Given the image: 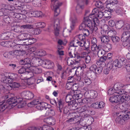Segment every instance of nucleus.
<instances>
[{
    "label": "nucleus",
    "instance_id": "obj_22",
    "mask_svg": "<svg viewBox=\"0 0 130 130\" xmlns=\"http://www.w3.org/2000/svg\"><path fill=\"white\" fill-rule=\"evenodd\" d=\"M82 79H83V83L86 85H89L92 83L91 80L90 78L88 77L85 74L83 75V76L82 77Z\"/></svg>",
    "mask_w": 130,
    "mask_h": 130
},
{
    "label": "nucleus",
    "instance_id": "obj_49",
    "mask_svg": "<svg viewBox=\"0 0 130 130\" xmlns=\"http://www.w3.org/2000/svg\"><path fill=\"white\" fill-rule=\"evenodd\" d=\"M33 59L30 58L29 57V58H27L24 59V62H25L26 65H27V66H26V67L29 68L31 66V60Z\"/></svg>",
    "mask_w": 130,
    "mask_h": 130
},
{
    "label": "nucleus",
    "instance_id": "obj_37",
    "mask_svg": "<svg viewBox=\"0 0 130 130\" xmlns=\"http://www.w3.org/2000/svg\"><path fill=\"white\" fill-rule=\"evenodd\" d=\"M127 91L126 89L125 88H123L120 91L117 92L116 93L119 94L118 96L126 95Z\"/></svg>",
    "mask_w": 130,
    "mask_h": 130
},
{
    "label": "nucleus",
    "instance_id": "obj_51",
    "mask_svg": "<svg viewBox=\"0 0 130 130\" xmlns=\"http://www.w3.org/2000/svg\"><path fill=\"white\" fill-rule=\"evenodd\" d=\"M104 16L106 18L107 20L109 19L111 17L110 16L111 13L109 11H105L104 12Z\"/></svg>",
    "mask_w": 130,
    "mask_h": 130
},
{
    "label": "nucleus",
    "instance_id": "obj_61",
    "mask_svg": "<svg viewBox=\"0 0 130 130\" xmlns=\"http://www.w3.org/2000/svg\"><path fill=\"white\" fill-rule=\"evenodd\" d=\"M100 66H99L97 68L96 67V70L95 71L96 72L97 74H100L102 72L103 70V68L104 66H102V65H100Z\"/></svg>",
    "mask_w": 130,
    "mask_h": 130
},
{
    "label": "nucleus",
    "instance_id": "obj_42",
    "mask_svg": "<svg viewBox=\"0 0 130 130\" xmlns=\"http://www.w3.org/2000/svg\"><path fill=\"white\" fill-rule=\"evenodd\" d=\"M48 110L45 113L46 116H53L55 115V112L54 110L48 108Z\"/></svg>",
    "mask_w": 130,
    "mask_h": 130
},
{
    "label": "nucleus",
    "instance_id": "obj_16",
    "mask_svg": "<svg viewBox=\"0 0 130 130\" xmlns=\"http://www.w3.org/2000/svg\"><path fill=\"white\" fill-rule=\"evenodd\" d=\"M100 60L98 61L97 62V64L98 65H102V66H105L106 65V63L104 62L106 60L110 58V57H108L106 56H104L100 57Z\"/></svg>",
    "mask_w": 130,
    "mask_h": 130
},
{
    "label": "nucleus",
    "instance_id": "obj_35",
    "mask_svg": "<svg viewBox=\"0 0 130 130\" xmlns=\"http://www.w3.org/2000/svg\"><path fill=\"white\" fill-rule=\"evenodd\" d=\"M67 62L68 65L69 66L76 64L75 62V60L73 58H72L71 57H69L68 58Z\"/></svg>",
    "mask_w": 130,
    "mask_h": 130
},
{
    "label": "nucleus",
    "instance_id": "obj_21",
    "mask_svg": "<svg viewBox=\"0 0 130 130\" xmlns=\"http://www.w3.org/2000/svg\"><path fill=\"white\" fill-rule=\"evenodd\" d=\"M42 12L40 11H32L29 12V15L31 17H39L42 15Z\"/></svg>",
    "mask_w": 130,
    "mask_h": 130
},
{
    "label": "nucleus",
    "instance_id": "obj_36",
    "mask_svg": "<svg viewBox=\"0 0 130 130\" xmlns=\"http://www.w3.org/2000/svg\"><path fill=\"white\" fill-rule=\"evenodd\" d=\"M100 39L102 42L106 43L109 42L110 41V38L107 36H103L100 37Z\"/></svg>",
    "mask_w": 130,
    "mask_h": 130
},
{
    "label": "nucleus",
    "instance_id": "obj_6",
    "mask_svg": "<svg viewBox=\"0 0 130 130\" xmlns=\"http://www.w3.org/2000/svg\"><path fill=\"white\" fill-rule=\"evenodd\" d=\"M84 96L87 99H94L97 96L98 94L96 91L90 90L86 91L84 93Z\"/></svg>",
    "mask_w": 130,
    "mask_h": 130
},
{
    "label": "nucleus",
    "instance_id": "obj_12",
    "mask_svg": "<svg viewBox=\"0 0 130 130\" xmlns=\"http://www.w3.org/2000/svg\"><path fill=\"white\" fill-rule=\"evenodd\" d=\"M88 18H84L83 20L84 23L85 24L86 28L89 30H92L94 27V24L90 21L88 20Z\"/></svg>",
    "mask_w": 130,
    "mask_h": 130
},
{
    "label": "nucleus",
    "instance_id": "obj_10",
    "mask_svg": "<svg viewBox=\"0 0 130 130\" xmlns=\"http://www.w3.org/2000/svg\"><path fill=\"white\" fill-rule=\"evenodd\" d=\"M17 10L15 11H13L12 12V15H13V18L19 20L23 19L26 18V16L25 15L22 13H17L18 12H19L21 11V10L17 9Z\"/></svg>",
    "mask_w": 130,
    "mask_h": 130
},
{
    "label": "nucleus",
    "instance_id": "obj_17",
    "mask_svg": "<svg viewBox=\"0 0 130 130\" xmlns=\"http://www.w3.org/2000/svg\"><path fill=\"white\" fill-rule=\"evenodd\" d=\"M14 41L16 42V43L13 48V49H15V50H20V48H22V47H24V46H23L24 45L23 43H22V42H20L19 41L17 40V39L14 40Z\"/></svg>",
    "mask_w": 130,
    "mask_h": 130
},
{
    "label": "nucleus",
    "instance_id": "obj_20",
    "mask_svg": "<svg viewBox=\"0 0 130 130\" xmlns=\"http://www.w3.org/2000/svg\"><path fill=\"white\" fill-rule=\"evenodd\" d=\"M124 39L125 41H127L130 38V32L129 31H124V32L122 35L121 39ZM130 39L129 40L130 42Z\"/></svg>",
    "mask_w": 130,
    "mask_h": 130
},
{
    "label": "nucleus",
    "instance_id": "obj_63",
    "mask_svg": "<svg viewBox=\"0 0 130 130\" xmlns=\"http://www.w3.org/2000/svg\"><path fill=\"white\" fill-rule=\"evenodd\" d=\"M45 66H49L50 67H53L54 66V63L51 61L46 60Z\"/></svg>",
    "mask_w": 130,
    "mask_h": 130
},
{
    "label": "nucleus",
    "instance_id": "obj_38",
    "mask_svg": "<svg viewBox=\"0 0 130 130\" xmlns=\"http://www.w3.org/2000/svg\"><path fill=\"white\" fill-rule=\"evenodd\" d=\"M127 99L126 95L119 96L118 102L120 103L127 101Z\"/></svg>",
    "mask_w": 130,
    "mask_h": 130
},
{
    "label": "nucleus",
    "instance_id": "obj_62",
    "mask_svg": "<svg viewBox=\"0 0 130 130\" xmlns=\"http://www.w3.org/2000/svg\"><path fill=\"white\" fill-rule=\"evenodd\" d=\"M70 31V30H68L67 28L64 29L63 31V36L64 37H67L69 35Z\"/></svg>",
    "mask_w": 130,
    "mask_h": 130
},
{
    "label": "nucleus",
    "instance_id": "obj_29",
    "mask_svg": "<svg viewBox=\"0 0 130 130\" xmlns=\"http://www.w3.org/2000/svg\"><path fill=\"white\" fill-rule=\"evenodd\" d=\"M35 55L39 56H45L46 54L45 52L42 50L39 49L37 50L35 53Z\"/></svg>",
    "mask_w": 130,
    "mask_h": 130
},
{
    "label": "nucleus",
    "instance_id": "obj_33",
    "mask_svg": "<svg viewBox=\"0 0 130 130\" xmlns=\"http://www.w3.org/2000/svg\"><path fill=\"white\" fill-rule=\"evenodd\" d=\"M21 53V51H20V50H18L10 51L9 54L11 55V57L12 56H19Z\"/></svg>",
    "mask_w": 130,
    "mask_h": 130
},
{
    "label": "nucleus",
    "instance_id": "obj_43",
    "mask_svg": "<svg viewBox=\"0 0 130 130\" xmlns=\"http://www.w3.org/2000/svg\"><path fill=\"white\" fill-rule=\"evenodd\" d=\"M80 41H86L85 37L84 35L82 34L79 35L75 37Z\"/></svg>",
    "mask_w": 130,
    "mask_h": 130
},
{
    "label": "nucleus",
    "instance_id": "obj_26",
    "mask_svg": "<svg viewBox=\"0 0 130 130\" xmlns=\"http://www.w3.org/2000/svg\"><path fill=\"white\" fill-rule=\"evenodd\" d=\"M11 34L10 32L4 33L0 35V39L2 40H7L9 39Z\"/></svg>",
    "mask_w": 130,
    "mask_h": 130
},
{
    "label": "nucleus",
    "instance_id": "obj_1",
    "mask_svg": "<svg viewBox=\"0 0 130 130\" xmlns=\"http://www.w3.org/2000/svg\"><path fill=\"white\" fill-rule=\"evenodd\" d=\"M17 76V75L16 74L5 72L1 74L0 77L2 78V81L4 83L9 84L11 80L15 79Z\"/></svg>",
    "mask_w": 130,
    "mask_h": 130
},
{
    "label": "nucleus",
    "instance_id": "obj_23",
    "mask_svg": "<svg viewBox=\"0 0 130 130\" xmlns=\"http://www.w3.org/2000/svg\"><path fill=\"white\" fill-rule=\"evenodd\" d=\"M7 86L9 90H10L11 88H19L20 86V84L15 82H12L11 83H9L7 85Z\"/></svg>",
    "mask_w": 130,
    "mask_h": 130
},
{
    "label": "nucleus",
    "instance_id": "obj_52",
    "mask_svg": "<svg viewBox=\"0 0 130 130\" xmlns=\"http://www.w3.org/2000/svg\"><path fill=\"white\" fill-rule=\"evenodd\" d=\"M74 92V94L73 95V99L74 100H78L81 98L82 97V95L80 93L77 94V92Z\"/></svg>",
    "mask_w": 130,
    "mask_h": 130
},
{
    "label": "nucleus",
    "instance_id": "obj_40",
    "mask_svg": "<svg viewBox=\"0 0 130 130\" xmlns=\"http://www.w3.org/2000/svg\"><path fill=\"white\" fill-rule=\"evenodd\" d=\"M98 28L96 26H94V27L92 30H90L91 31H92V35L94 36L97 37L98 36V35L99 34V33L97 31Z\"/></svg>",
    "mask_w": 130,
    "mask_h": 130
},
{
    "label": "nucleus",
    "instance_id": "obj_34",
    "mask_svg": "<svg viewBox=\"0 0 130 130\" xmlns=\"http://www.w3.org/2000/svg\"><path fill=\"white\" fill-rule=\"evenodd\" d=\"M85 115H83L82 117H87L89 115H92L94 114V112L91 110H88L87 109L85 111Z\"/></svg>",
    "mask_w": 130,
    "mask_h": 130
},
{
    "label": "nucleus",
    "instance_id": "obj_18",
    "mask_svg": "<svg viewBox=\"0 0 130 130\" xmlns=\"http://www.w3.org/2000/svg\"><path fill=\"white\" fill-rule=\"evenodd\" d=\"M125 88V85L120 83L116 84L114 86V88L115 90L116 93L122 89Z\"/></svg>",
    "mask_w": 130,
    "mask_h": 130
},
{
    "label": "nucleus",
    "instance_id": "obj_54",
    "mask_svg": "<svg viewBox=\"0 0 130 130\" xmlns=\"http://www.w3.org/2000/svg\"><path fill=\"white\" fill-rule=\"evenodd\" d=\"M33 25H32L27 24L21 26V27L24 29H30L33 28Z\"/></svg>",
    "mask_w": 130,
    "mask_h": 130
},
{
    "label": "nucleus",
    "instance_id": "obj_55",
    "mask_svg": "<svg viewBox=\"0 0 130 130\" xmlns=\"http://www.w3.org/2000/svg\"><path fill=\"white\" fill-rule=\"evenodd\" d=\"M95 13L93 12L92 10V13L90 14L88 17H84V18H88V20H90V21H93V20L95 18Z\"/></svg>",
    "mask_w": 130,
    "mask_h": 130
},
{
    "label": "nucleus",
    "instance_id": "obj_24",
    "mask_svg": "<svg viewBox=\"0 0 130 130\" xmlns=\"http://www.w3.org/2000/svg\"><path fill=\"white\" fill-rule=\"evenodd\" d=\"M3 21L7 23H12L13 20V18H10L8 15H4L3 17Z\"/></svg>",
    "mask_w": 130,
    "mask_h": 130
},
{
    "label": "nucleus",
    "instance_id": "obj_41",
    "mask_svg": "<svg viewBox=\"0 0 130 130\" xmlns=\"http://www.w3.org/2000/svg\"><path fill=\"white\" fill-rule=\"evenodd\" d=\"M45 103L41 102L36 106V108L38 110H42L44 108Z\"/></svg>",
    "mask_w": 130,
    "mask_h": 130
},
{
    "label": "nucleus",
    "instance_id": "obj_11",
    "mask_svg": "<svg viewBox=\"0 0 130 130\" xmlns=\"http://www.w3.org/2000/svg\"><path fill=\"white\" fill-rule=\"evenodd\" d=\"M30 34L27 33H23L19 35L17 37V40L20 42L26 41L28 38H29Z\"/></svg>",
    "mask_w": 130,
    "mask_h": 130
},
{
    "label": "nucleus",
    "instance_id": "obj_58",
    "mask_svg": "<svg viewBox=\"0 0 130 130\" xmlns=\"http://www.w3.org/2000/svg\"><path fill=\"white\" fill-rule=\"evenodd\" d=\"M41 32V30L39 28H37L33 30L32 31V34L35 35H38Z\"/></svg>",
    "mask_w": 130,
    "mask_h": 130
},
{
    "label": "nucleus",
    "instance_id": "obj_5",
    "mask_svg": "<svg viewBox=\"0 0 130 130\" xmlns=\"http://www.w3.org/2000/svg\"><path fill=\"white\" fill-rule=\"evenodd\" d=\"M23 100L22 98L14 97L9 98L7 100L8 104L12 107H13L19 103H21Z\"/></svg>",
    "mask_w": 130,
    "mask_h": 130
},
{
    "label": "nucleus",
    "instance_id": "obj_27",
    "mask_svg": "<svg viewBox=\"0 0 130 130\" xmlns=\"http://www.w3.org/2000/svg\"><path fill=\"white\" fill-rule=\"evenodd\" d=\"M45 120L46 123L48 124L54 125L55 123V120L54 118L52 117H50L46 118Z\"/></svg>",
    "mask_w": 130,
    "mask_h": 130
},
{
    "label": "nucleus",
    "instance_id": "obj_14",
    "mask_svg": "<svg viewBox=\"0 0 130 130\" xmlns=\"http://www.w3.org/2000/svg\"><path fill=\"white\" fill-rule=\"evenodd\" d=\"M59 23L58 19L56 20L54 22V34L56 36L58 35L59 33Z\"/></svg>",
    "mask_w": 130,
    "mask_h": 130
},
{
    "label": "nucleus",
    "instance_id": "obj_60",
    "mask_svg": "<svg viewBox=\"0 0 130 130\" xmlns=\"http://www.w3.org/2000/svg\"><path fill=\"white\" fill-rule=\"evenodd\" d=\"M105 51L103 49L99 50L97 53L99 57H102L103 56L105 53Z\"/></svg>",
    "mask_w": 130,
    "mask_h": 130
},
{
    "label": "nucleus",
    "instance_id": "obj_13",
    "mask_svg": "<svg viewBox=\"0 0 130 130\" xmlns=\"http://www.w3.org/2000/svg\"><path fill=\"white\" fill-rule=\"evenodd\" d=\"M17 9L14 7H6V9H1V10L3 12V15H7L9 12H12L13 11H16Z\"/></svg>",
    "mask_w": 130,
    "mask_h": 130
},
{
    "label": "nucleus",
    "instance_id": "obj_30",
    "mask_svg": "<svg viewBox=\"0 0 130 130\" xmlns=\"http://www.w3.org/2000/svg\"><path fill=\"white\" fill-rule=\"evenodd\" d=\"M119 97L118 95L115 94H113L112 97H111L109 98V101L112 103H117L119 102Z\"/></svg>",
    "mask_w": 130,
    "mask_h": 130
},
{
    "label": "nucleus",
    "instance_id": "obj_8",
    "mask_svg": "<svg viewBox=\"0 0 130 130\" xmlns=\"http://www.w3.org/2000/svg\"><path fill=\"white\" fill-rule=\"evenodd\" d=\"M72 99H73V96L71 92L69 93L66 95V102L68 103L69 105H74L76 104L75 100H71Z\"/></svg>",
    "mask_w": 130,
    "mask_h": 130
},
{
    "label": "nucleus",
    "instance_id": "obj_50",
    "mask_svg": "<svg viewBox=\"0 0 130 130\" xmlns=\"http://www.w3.org/2000/svg\"><path fill=\"white\" fill-rule=\"evenodd\" d=\"M124 22L123 21H120L117 23L116 26L117 28L118 29L121 28L124 25Z\"/></svg>",
    "mask_w": 130,
    "mask_h": 130
},
{
    "label": "nucleus",
    "instance_id": "obj_31",
    "mask_svg": "<svg viewBox=\"0 0 130 130\" xmlns=\"http://www.w3.org/2000/svg\"><path fill=\"white\" fill-rule=\"evenodd\" d=\"M82 45H81V47H83L84 46L85 50L88 51V53H89L90 52V50H89L90 43L88 42H86V41H82Z\"/></svg>",
    "mask_w": 130,
    "mask_h": 130
},
{
    "label": "nucleus",
    "instance_id": "obj_7",
    "mask_svg": "<svg viewBox=\"0 0 130 130\" xmlns=\"http://www.w3.org/2000/svg\"><path fill=\"white\" fill-rule=\"evenodd\" d=\"M21 94L22 98L28 100L32 99L34 96L33 93L29 91H23L21 93Z\"/></svg>",
    "mask_w": 130,
    "mask_h": 130
},
{
    "label": "nucleus",
    "instance_id": "obj_28",
    "mask_svg": "<svg viewBox=\"0 0 130 130\" xmlns=\"http://www.w3.org/2000/svg\"><path fill=\"white\" fill-rule=\"evenodd\" d=\"M11 29L12 30L15 32L19 33L21 32V27L18 25H13L12 23L11 25Z\"/></svg>",
    "mask_w": 130,
    "mask_h": 130
},
{
    "label": "nucleus",
    "instance_id": "obj_44",
    "mask_svg": "<svg viewBox=\"0 0 130 130\" xmlns=\"http://www.w3.org/2000/svg\"><path fill=\"white\" fill-rule=\"evenodd\" d=\"M32 72L36 74L41 73L42 72L41 69L39 68L34 67L32 69Z\"/></svg>",
    "mask_w": 130,
    "mask_h": 130
},
{
    "label": "nucleus",
    "instance_id": "obj_47",
    "mask_svg": "<svg viewBox=\"0 0 130 130\" xmlns=\"http://www.w3.org/2000/svg\"><path fill=\"white\" fill-rule=\"evenodd\" d=\"M107 34L111 38L112 37H113L116 35L117 33L115 30H112L108 31Z\"/></svg>",
    "mask_w": 130,
    "mask_h": 130
},
{
    "label": "nucleus",
    "instance_id": "obj_25",
    "mask_svg": "<svg viewBox=\"0 0 130 130\" xmlns=\"http://www.w3.org/2000/svg\"><path fill=\"white\" fill-rule=\"evenodd\" d=\"M93 12L95 13V15L99 18H101L103 16H104V13L101 11H99L97 8H94L93 10Z\"/></svg>",
    "mask_w": 130,
    "mask_h": 130
},
{
    "label": "nucleus",
    "instance_id": "obj_57",
    "mask_svg": "<svg viewBox=\"0 0 130 130\" xmlns=\"http://www.w3.org/2000/svg\"><path fill=\"white\" fill-rule=\"evenodd\" d=\"M114 66V63L113 61H110L107 65V67L109 70L111 69Z\"/></svg>",
    "mask_w": 130,
    "mask_h": 130
},
{
    "label": "nucleus",
    "instance_id": "obj_32",
    "mask_svg": "<svg viewBox=\"0 0 130 130\" xmlns=\"http://www.w3.org/2000/svg\"><path fill=\"white\" fill-rule=\"evenodd\" d=\"M8 105L5 102V100L0 102V111L1 112L4 111L7 107Z\"/></svg>",
    "mask_w": 130,
    "mask_h": 130
},
{
    "label": "nucleus",
    "instance_id": "obj_9",
    "mask_svg": "<svg viewBox=\"0 0 130 130\" xmlns=\"http://www.w3.org/2000/svg\"><path fill=\"white\" fill-rule=\"evenodd\" d=\"M82 45V41H80L78 39H76L75 37L73 39V40L71 42L70 46L69 47V49L72 50V47H77L78 46L81 47V45Z\"/></svg>",
    "mask_w": 130,
    "mask_h": 130
},
{
    "label": "nucleus",
    "instance_id": "obj_64",
    "mask_svg": "<svg viewBox=\"0 0 130 130\" xmlns=\"http://www.w3.org/2000/svg\"><path fill=\"white\" fill-rule=\"evenodd\" d=\"M108 4H110L113 5L117 4L118 2L117 0H107L106 1Z\"/></svg>",
    "mask_w": 130,
    "mask_h": 130
},
{
    "label": "nucleus",
    "instance_id": "obj_59",
    "mask_svg": "<svg viewBox=\"0 0 130 130\" xmlns=\"http://www.w3.org/2000/svg\"><path fill=\"white\" fill-rule=\"evenodd\" d=\"M73 56H74V58H75L74 59L75 60V62L76 64L79 62L80 59L82 58V56H80L77 54H74Z\"/></svg>",
    "mask_w": 130,
    "mask_h": 130
},
{
    "label": "nucleus",
    "instance_id": "obj_48",
    "mask_svg": "<svg viewBox=\"0 0 130 130\" xmlns=\"http://www.w3.org/2000/svg\"><path fill=\"white\" fill-rule=\"evenodd\" d=\"M119 61L120 67L121 68L125 64L126 60L124 58H122L119 59Z\"/></svg>",
    "mask_w": 130,
    "mask_h": 130
},
{
    "label": "nucleus",
    "instance_id": "obj_2",
    "mask_svg": "<svg viewBox=\"0 0 130 130\" xmlns=\"http://www.w3.org/2000/svg\"><path fill=\"white\" fill-rule=\"evenodd\" d=\"M128 108L130 110L129 112L126 113H124L122 115L120 114L116 118L115 121L117 123L121 124H123L125 120L130 119V105L129 106Z\"/></svg>",
    "mask_w": 130,
    "mask_h": 130
},
{
    "label": "nucleus",
    "instance_id": "obj_3",
    "mask_svg": "<svg viewBox=\"0 0 130 130\" xmlns=\"http://www.w3.org/2000/svg\"><path fill=\"white\" fill-rule=\"evenodd\" d=\"M51 0V8L54 10L55 16H57L60 13V10L59 7L61 6L62 3L57 0Z\"/></svg>",
    "mask_w": 130,
    "mask_h": 130
},
{
    "label": "nucleus",
    "instance_id": "obj_15",
    "mask_svg": "<svg viewBox=\"0 0 130 130\" xmlns=\"http://www.w3.org/2000/svg\"><path fill=\"white\" fill-rule=\"evenodd\" d=\"M35 41V39L33 38L32 35L30 34L29 38H27L25 42H23V44L24 45H30L34 43Z\"/></svg>",
    "mask_w": 130,
    "mask_h": 130
},
{
    "label": "nucleus",
    "instance_id": "obj_46",
    "mask_svg": "<svg viewBox=\"0 0 130 130\" xmlns=\"http://www.w3.org/2000/svg\"><path fill=\"white\" fill-rule=\"evenodd\" d=\"M104 48L105 51L108 52L112 49V45L110 44L107 43L104 45Z\"/></svg>",
    "mask_w": 130,
    "mask_h": 130
},
{
    "label": "nucleus",
    "instance_id": "obj_53",
    "mask_svg": "<svg viewBox=\"0 0 130 130\" xmlns=\"http://www.w3.org/2000/svg\"><path fill=\"white\" fill-rule=\"evenodd\" d=\"M58 104L59 105L58 107L60 112H61L62 111V110H63L64 113H66V112H65V110H63V105L62 104V102L61 100H58Z\"/></svg>",
    "mask_w": 130,
    "mask_h": 130
},
{
    "label": "nucleus",
    "instance_id": "obj_45",
    "mask_svg": "<svg viewBox=\"0 0 130 130\" xmlns=\"http://www.w3.org/2000/svg\"><path fill=\"white\" fill-rule=\"evenodd\" d=\"M70 20L71 21V24L70 27L71 29H73L75 25V24L78 21L76 18H75L72 19L71 18L70 19Z\"/></svg>",
    "mask_w": 130,
    "mask_h": 130
},
{
    "label": "nucleus",
    "instance_id": "obj_4",
    "mask_svg": "<svg viewBox=\"0 0 130 130\" xmlns=\"http://www.w3.org/2000/svg\"><path fill=\"white\" fill-rule=\"evenodd\" d=\"M88 3V0H81L79 3L78 4L76 7V10L77 13L80 15L82 14V10L85 6Z\"/></svg>",
    "mask_w": 130,
    "mask_h": 130
},
{
    "label": "nucleus",
    "instance_id": "obj_39",
    "mask_svg": "<svg viewBox=\"0 0 130 130\" xmlns=\"http://www.w3.org/2000/svg\"><path fill=\"white\" fill-rule=\"evenodd\" d=\"M39 130H54V129L51 126L47 125H44L42 127H40Z\"/></svg>",
    "mask_w": 130,
    "mask_h": 130
},
{
    "label": "nucleus",
    "instance_id": "obj_19",
    "mask_svg": "<svg viewBox=\"0 0 130 130\" xmlns=\"http://www.w3.org/2000/svg\"><path fill=\"white\" fill-rule=\"evenodd\" d=\"M36 47H34L30 48L28 52L30 54H28V56L31 59H34L35 57V53L37 50Z\"/></svg>",
    "mask_w": 130,
    "mask_h": 130
},
{
    "label": "nucleus",
    "instance_id": "obj_56",
    "mask_svg": "<svg viewBox=\"0 0 130 130\" xmlns=\"http://www.w3.org/2000/svg\"><path fill=\"white\" fill-rule=\"evenodd\" d=\"M95 5L96 7L99 8H102L103 7V4L99 1H96Z\"/></svg>",
    "mask_w": 130,
    "mask_h": 130
}]
</instances>
